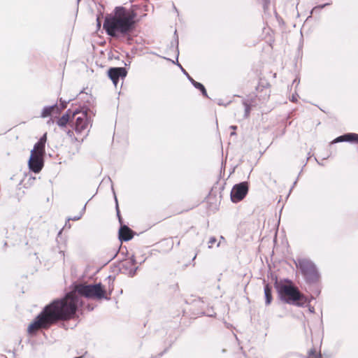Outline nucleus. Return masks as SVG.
Wrapping results in <instances>:
<instances>
[{"label": "nucleus", "instance_id": "obj_1", "mask_svg": "<svg viewBox=\"0 0 358 358\" xmlns=\"http://www.w3.org/2000/svg\"><path fill=\"white\" fill-rule=\"evenodd\" d=\"M87 299H107L106 289L101 282L87 285L78 283L72 291L62 299H57L45 306L28 327L29 334L35 333L39 329H48L59 320H67L74 317L79 306H83L79 296Z\"/></svg>", "mask_w": 358, "mask_h": 358}, {"label": "nucleus", "instance_id": "obj_2", "mask_svg": "<svg viewBox=\"0 0 358 358\" xmlns=\"http://www.w3.org/2000/svg\"><path fill=\"white\" fill-rule=\"evenodd\" d=\"M136 16L133 10H128L123 6L115 7L113 14L106 17L103 27L113 38L130 41L136 27Z\"/></svg>", "mask_w": 358, "mask_h": 358}, {"label": "nucleus", "instance_id": "obj_3", "mask_svg": "<svg viewBox=\"0 0 358 358\" xmlns=\"http://www.w3.org/2000/svg\"><path fill=\"white\" fill-rule=\"evenodd\" d=\"M275 286L280 299L285 302L298 306H302L306 303V297L290 280H286L285 282L276 280Z\"/></svg>", "mask_w": 358, "mask_h": 358}, {"label": "nucleus", "instance_id": "obj_4", "mask_svg": "<svg viewBox=\"0 0 358 358\" xmlns=\"http://www.w3.org/2000/svg\"><path fill=\"white\" fill-rule=\"evenodd\" d=\"M296 265L300 269L307 282L311 283L318 280L319 273L315 265L310 260L298 259Z\"/></svg>", "mask_w": 358, "mask_h": 358}, {"label": "nucleus", "instance_id": "obj_5", "mask_svg": "<svg viewBox=\"0 0 358 358\" xmlns=\"http://www.w3.org/2000/svg\"><path fill=\"white\" fill-rule=\"evenodd\" d=\"M248 192V184L247 182H241L236 184L231 191V200L233 203H237L243 200Z\"/></svg>", "mask_w": 358, "mask_h": 358}, {"label": "nucleus", "instance_id": "obj_6", "mask_svg": "<svg viewBox=\"0 0 358 358\" xmlns=\"http://www.w3.org/2000/svg\"><path fill=\"white\" fill-rule=\"evenodd\" d=\"M127 75V71L124 67H110L108 70V76L115 87H117L119 80H123Z\"/></svg>", "mask_w": 358, "mask_h": 358}, {"label": "nucleus", "instance_id": "obj_7", "mask_svg": "<svg viewBox=\"0 0 358 358\" xmlns=\"http://www.w3.org/2000/svg\"><path fill=\"white\" fill-rule=\"evenodd\" d=\"M28 165L29 169L36 173H39L43 167V156L38 154L31 153Z\"/></svg>", "mask_w": 358, "mask_h": 358}, {"label": "nucleus", "instance_id": "obj_8", "mask_svg": "<svg viewBox=\"0 0 358 358\" xmlns=\"http://www.w3.org/2000/svg\"><path fill=\"white\" fill-rule=\"evenodd\" d=\"M78 114H80V115L76 118L75 122V130L78 134L81 133L83 131L86 129L89 124V120L87 117V112L83 111L80 113L79 111Z\"/></svg>", "mask_w": 358, "mask_h": 358}, {"label": "nucleus", "instance_id": "obj_9", "mask_svg": "<svg viewBox=\"0 0 358 358\" xmlns=\"http://www.w3.org/2000/svg\"><path fill=\"white\" fill-rule=\"evenodd\" d=\"M348 142V143H358V134L355 133H347L343 135L339 136L334 139L330 144L336 143Z\"/></svg>", "mask_w": 358, "mask_h": 358}, {"label": "nucleus", "instance_id": "obj_10", "mask_svg": "<svg viewBox=\"0 0 358 358\" xmlns=\"http://www.w3.org/2000/svg\"><path fill=\"white\" fill-rule=\"evenodd\" d=\"M79 113L78 110L72 111L71 109L66 110L65 114H64L57 122V124L60 127H64L66 125V124L71 120V118H74L76 115Z\"/></svg>", "mask_w": 358, "mask_h": 358}, {"label": "nucleus", "instance_id": "obj_11", "mask_svg": "<svg viewBox=\"0 0 358 358\" xmlns=\"http://www.w3.org/2000/svg\"><path fill=\"white\" fill-rule=\"evenodd\" d=\"M134 236L133 231L127 225H121L119 229V239L120 241H129Z\"/></svg>", "mask_w": 358, "mask_h": 358}, {"label": "nucleus", "instance_id": "obj_12", "mask_svg": "<svg viewBox=\"0 0 358 358\" xmlns=\"http://www.w3.org/2000/svg\"><path fill=\"white\" fill-rule=\"evenodd\" d=\"M55 112L57 113H60V110H59V107L57 103L50 106H45L42 110L41 117L43 118L48 117L50 116L52 113Z\"/></svg>", "mask_w": 358, "mask_h": 358}, {"label": "nucleus", "instance_id": "obj_13", "mask_svg": "<svg viewBox=\"0 0 358 358\" xmlns=\"http://www.w3.org/2000/svg\"><path fill=\"white\" fill-rule=\"evenodd\" d=\"M264 296H265V303H266V305H269L271 303L272 299H273L271 287L268 284H266L264 286Z\"/></svg>", "mask_w": 358, "mask_h": 358}, {"label": "nucleus", "instance_id": "obj_14", "mask_svg": "<svg viewBox=\"0 0 358 358\" xmlns=\"http://www.w3.org/2000/svg\"><path fill=\"white\" fill-rule=\"evenodd\" d=\"M189 82L194 85V87L199 90L201 91V94L206 96L208 97L206 90L203 84L201 83L196 82L193 78H189Z\"/></svg>", "mask_w": 358, "mask_h": 358}, {"label": "nucleus", "instance_id": "obj_15", "mask_svg": "<svg viewBox=\"0 0 358 358\" xmlns=\"http://www.w3.org/2000/svg\"><path fill=\"white\" fill-rule=\"evenodd\" d=\"M45 152V144H38V141L34 145V149L31 151V153L38 154L43 155Z\"/></svg>", "mask_w": 358, "mask_h": 358}, {"label": "nucleus", "instance_id": "obj_16", "mask_svg": "<svg viewBox=\"0 0 358 358\" xmlns=\"http://www.w3.org/2000/svg\"><path fill=\"white\" fill-rule=\"evenodd\" d=\"M243 105L245 106V114L244 117L247 118L249 116V114L250 113L251 108L250 105H248L246 102H243Z\"/></svg>", "mask_w": 358, "mask_h": 358}, {"label": "nucleus", "instance_id": "obj_17", "mask_svg": "<svg viewBox=\"0 0 358 358\" xmlns=\"http://www.w3.org/2000/svg\"><path fill=\"white\" fill-rule=\"evenodd\" d=\"M115 202H116L117 215L118 217L119 222H120V224H122V217H121L120 214V210H119V207H118L117 199L115 196Z\"/></svg>", "mask_w": 358, "mask_h": 358}, {"label": "nucleus", "instance_id": "obj_18", "mask_svg": "<svg viewBox=\"0 0 358 358\" xmlns=\"http://www.w3.org/2000/svg\"><path fill=\"white\" fill-rule=\"evenodd\" d=\"M217 241V239L215 237H210V239H209V241H208V248H212V245L215 243Z\"/></svg>", "mask_w": 358, "mask_h": 358}, {"label": "nucleus", "instance_id": "obj_19", "mask_svg": "<svg viewBox=\"0 0 358 358\" xmlns=\"http://www.w3.org/2000/svg\"><path fill=\"white\" fill-rule=\"evenodd\" d=\"M138 267H136L134 268L130 269L129 273H128L129 276H130V277L134 276L136 273V271L138 270Z\"/></svg>", "mask_w": 358, "mask_h": 358}, {"label": "nucleus", "instance_id": "obj_20", "mask_svg": "<svg viewBox=\"0 0 358 358\" xmlns=\"http://www.w3.org/2000/svg\"><path fill=\"white\" fill-rule=\"evenodd\" d=\"M60 102H61V108H59V110L61 111L62 110H64V108H66V105L69 101H62V99H60Z\"/></svg>", "mask_w": 358, "mask_h": 358}, {"label": "nucleus", "instance_id": "obj_21", "mask_svg": "<svg viewBox=\"0 0 358 358\" xmlns=\"http://www.w3.org/2000/svg\"><path fill=\"white\" fill-rule=\"evenodd\" d=\"M46 134H43V136L41 137V138L38 141V144H45L46 142Z\"/></svg>", "mask_w": 358, "mask_h": 358}, {"label": "nucleus", "instance_id": "obj_22", "mask_svg": "<svg viewBox=\"0 0 358 358\" xmlns=\"http://www.w3.org/2000/svg\"><path fill=\"white\" fill-rule=\"evenodd\" d=\"M178 66H180V68L181 69L182 73L186 76V77L187 78V79L189 80V78H192L189 75V73L182 67V66L178 63Z\"/></svg>", "mask_w": 358, "mask_h": 358}, {"label": "nucleus", "instance_id": "obj_23", "mask_svg": "<svg viewBox=\"0 0 358 358\" xmlns=\"http://www.w3.org/2000/svg\"><path fill=\"white\" fill-rule=\"evenodd\" d=\"M329 4H330L329 3H324V4H321V5H319V6H315V7L313 9L312 12H313V10H315L317 9V8H318V9L324 8V7H326L327 6H328V5H329Z\"/></svg>", "mask_w": 358, "mask_h": 358}, {"label": "nucleus", "instance_id": "obj_24", "mask_svg": "<svg viewBox=\"0 0 358 358\" xmlns=\"http://www.w3.org/2000/svg\"><path fill=\"white\" fill-rule=\"evenodd\" d=\"M130 262L132 265H135L136 264V258L134 257V255H132L130 258Z\"/></svg>", "mask_w": 358, "mask_h": 358}, {"label": "nucleus", "instance_id": "obj_25", "mask_svg": "<svg viewBox=\"0 0 358 358\" xmlns=\"http://www.w3.org/2000/svg\"><path fill=\"white\" fill-rule=\"evenodd\" d=\"M81 217H82V214H81V215H78V216H75V217H73L69 218V219H68V220H73V221H76V220H80Z\"/></svg>", "mask_w": 358, "mask_h": 358}, {"label": "nucleus", "instance_id": "obj_26", "mask_svg": "<svg viewBox=\"0 0 358 358\" xmlns=\"http://www.w3.org/2000/svg\"><path fill=\"white\" fill-rule=\"evenodd\" d=\"M67 134L69 136H71L73 134V132L72 131H69L67 132Z\"/></svg>", "mask_w": 358, "mask_h": 358}, {"label": "nucleus", "instance_id": "obj_27", "mask_svg": "<svg viewBox=\"0 0 358 358\" xmlns=\"http://www.w3.org/2000/svg\"><path fill=\"white\" fill-rule=\"evenodd\" d=\"M291 101H294V102L296 101V97L294 95L292 96V97L291 99Z\"/></svg>", "mask_w": 358, "mask_h": 358}, {"label": "nucleus", "instance_id": "obj_28", "mask_svg": "<svg viewBox=\"0 0 358 358\" xmlns=\"http://www.w3.org/2000/svg\"><path fill=\"white\" fill-rule=\"evenodd\" d=\"M230 128L233 130H236L237 129V127L236 126H234V125H232L230 127Z\"/></svg>", "mask_w": 358, "mask_h": 358}, {"label": "nucleus", "instance_id": "obj_29", "mask_svg": "<svg viewBox=\"0 0 358 358\" xmlns=\"http://www.w3.org/2000/svg\"><path fill=\"white\" fill-rule=\"evenodd\" d=\"M85 208H86V204L84 206V207L83 208V212H84L85 210Z\"/></svg>", "mask_w": 358, "mask_h": 358}, {"label": "nucleus", "instance_id": "obj_30", "mask_svg": "<svg viewBox=\"0 0 358 358\" xmlns=\"http://www.w3.org/2000/svg\"><path fill=\"white\" fill-rule=\"evenodd\" d=\"M59 253L64 257V253L63 251H60Z\"/></svg>", "mask_w": 358, "mask_h": 358}, {"label": "nucleus", "instance_id": "obj_31", "mask_svg": "<svg viewBox=\"0 0 358 358\" xmlns=\"http://www.w3.org/2000/svg\"><path fill=\"white\" fill-rule=\"evenodd\" d=\"M235 134H236V133L234 131L231 134V136L235 135Z\"/></svg>", "mask_w": 358, "mask_h": 358}, {"label": "nucleus", "instance_id": "obj_32", "mask_svg": "<svg viewBox=\"0 0 358 358\" xmlns=\"http://www.w3.org/2000/svg\"><path fill=\"white\" fill-rule=\"evenodd\" d=\"M310 311L313 312V308L312 309L310 308Z\"/></svg>", "mask_w": 358, "mask_h": 358}, {"label": "nucleus", "instance_id": "obj_33", "mask_svg": "<svg viewBox=\"0 0 358 358\" xmlns=\"http://www.w3.org/2000/svg\"><path fill=\"white\" fill-rule=\"evenodd\" d=\"M208 316L212 317V316H213V314H210V315H208Z\"/></svg>", "mask_w": 358, "mask_h": 358}]
</instances>
